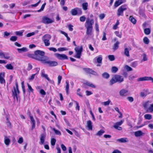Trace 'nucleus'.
Instances as JSON below:
<instances>
[{
  "instance_id": "nucleus-14",
  "label": "nucleus",
  "mask_w": 153,
  "mask_h": 153,
  "mask_svg": "<svg viewBox=\"0 0 153 153\" xmlns=\"http://www.w3.org/2000/svg\"><path fill=\"white\" fill-rule=\"evenodd\" d=\"M128 91L124 89H123L119 91L120 95L122 97H126L128 95Z\"/></svg>"
},
{
  "instance_id": "nucleus-13",
  "label": "nucleus",
  "mask_w": 153,
  "mask_h": 153,
  "mask_svg": "<svg viewBox=\"0 0 153 153\" xmlns=\"http://www.w3.org/2000/svg\"><path fill=\"white\" fill-rule=\"evenodd\" d=\"M150 80L153 83V78L151 77L145 76L139 78L137 79L138 81Z\"/></svg>"
},
{
  "instance_id": "nucleus-52",
  "label": "nucleus",
  "mask_w": 153,
  "mask_h": 153,
  "mask_svg": "<svg viewBox=\"0 0 153 153\" xmlns=\"http://www.w3.org/2000/svg\"><path fill=\"white\" fill-rule=\"evenodd\" d=\"M27 56L30 58H32L35 59V54H33L31 53H28L27 54Z\"/></svg>"
},
{
  "instance_id": "nucleus-17",
  "label": "nucleus",
  "mask_w": 153,
  "mask_h": 153,
  "mask_svg": "<svg viewBox=\"0 0 153 153\" xmlns=\"http://www.w3.org/2000/svg\"><path fill=\"white\" fill-rule=\"evenodd\" d=\"M30 117L31 120V123L32 124V127L31 128V130H32L35 128L36 122L34 118L32 116H30Z\"/></svg>"
},
{
  "instance_id": "nucleus-35",
  "label": "nucleus",
  "mask_w": 153,
  "mask_h": 153,
  "mask_svg": "<svg viewBox=\"0 0 153 153\" xmlns=\"http://www.w3.org/2000/svg\"><path fill=\"white\" fill-rule=\"evenodd\" d=\"M150 102H150L149 101H148L145 102L143 104V106L144 107V108L145 109L147 110V108H148V106L149 105V103Z\"/></svg>"
},
{
  "instance_id": "nucleus-31",
  "label": "nucleus",
  "mask_w": 153,
  "mask_h": 153,
  "mask_svg": "<svg viewBox=\"0 0 153 153\" xmlns=\"http://www.w3.org/2000/svg\"><path fill=\"white\" fill-rule=\"evenodd\" d=\"M148 112L152 113L153 111V104H150L147 109Z\"/></svg>"
},
{
  "instance_id": "nucleus-50",
  "label": "nucleus",
  "mask_w": 153,
  "mask_h": 153,
  "mask_svg": "<svg viewBox=\"0 0 153 153\" xmlns=\"http://www.w3.org/2000/svg\"><path fill=\"white\" fill-rule=\"evenodd\" d=\"M108 58L110 60L113 61L114 60V56L113 55H109L108 56Z\"/></svg>"
},
{
  "instance_id": "nucleus-10",
  "label": "nucleus",
  "mask_w": 153,
  "mask_h": 153,
  "mask_svg": "<svg viewBox=\"0 0 153 153\" xmlns=\"http://www.w3.org/2000/svg\"><path fill=\"white\" fill-rule=\"evenodd\" d=\"M83 70L87 73L91 74L95 76H98L97 73L92 69L90 68H83Z\"/></svg>"
},
{
  "instance_id": "nucleus-63",
  "label": "nucleus",
  "mask_w": 153,
  "mask_h": 153,
  "mask_svg": "<svg viewBox=\"0 0 153 153\" xmlns=\"http://www.w3.org/2000/svg\"><path fill=\"white\" fill-rule=\"evenodd\" d=\"M15 33L17 35L19 36H22L23 35V32L21 31H16Z\"/></svg>"
},
{
  "instance_id": "nucleus-7",
  "label": "nucleus",
  "mask_w": 153,
  "mask_h": 153,
  "mask_svg": "<svg viewBox=\"0 0 153 153\" xmlns=\"http://www.w3.org/2000/svg\"><path fill=\"white\" fill-rule=\"evenodd\" d=\"M42 22L46 24L52 23L54 22L53 19L50 18L46 16H43L42 18Z\"/></svg>"
},
{
  "instance_id": "nucleus-49",
  "label": "nucleus",
  "mask_w": 153,
  "mask_h": 153,
  "mask_svg": "<svg viewBox=\"0 0 153 153\" xmlns=\"http://www.w3.org/2000/svg\"><path fill=\"white\" fill-rule=\"evenodd\" d=\"M125 68L126 69L127 71H132V69L128 65H126L125 67Z\"/></svg>"
},
{
  "instance_id": "nucleus-45",
  "label": "nucleus",
  "mask_w": 153,
  "mask_h": 153,
  "mask_svg": "<svg viewBox=\"0 0 153 153\" xmlns=\"http://www.w3.org/2000/svg\"><path fill=\"white\" fill-rule=\"evenodd\" d=\"M17 39V37L15 36H13L11 37L10 39V41L12 42H15L16 41Z\"/></svg>"
},
{
  "instance_id": "nucleus-58",
  "label": "nucleus",
  "mask_w": 153,
  "mask_h": 153,
  "mask_svg": "<svg viewBox=\"0 0 153 153\" xmlns=\"http://www.w3.org/2000/svg\"><path fill=\"white\" fill-rule=\"evenodd\" d=\"M27 86L28 87V88L29 90V92H33V89L32 88L31 86L29 85L28 84H27Z\"/></svg>"
},
{
  "instance_id": "nucleus-1",
  "label": "nucleus",
  "mask_w": 153,
  "mask_h": 153,
  "mask_svg": "<svg viewBox=\"0 0 153 153\" xmlns=\"http://www.w3.org/2000/svg\"><path fill=\"white\" fill-rule=\"evenodd\" d=\"M35 59L42 62L44 63L45 60L48 59V58L45 56V52L40 50H37L35 52Z\"/></svg>"
},
{
  "instance_id": "nucleus-62",
  "label": "nucleus",
  "mask_w": 153,
  "mask_h": 153,
  "mask_svg": "<svg viewBox=\"0 0 153 153\" xmlns=\"http://www.w3.org/2000/svg\"><path fill=\"white\" fill-rule=\"evenodd\" d=\"M115 35L118 37L120 38H121L122 36V35L121 34H120L118 31H116L115 32Z\"/></svg>"
},
{
  "instance_id": "nucleus-6",
  "label": "nucleus",
  "mask_w": 153,
  "mask_h": 153,
  "mask_svg": "<svg viewBox=\"0 0 153 153\" xmlns=\"http://www.w3.org/2000/svg\"><path fill=\"white\" fill-rule=\"evenodd\" d=\"M70 13L73 16H76L77 15H81L82 14V11L81 8L76 7L72 9L70 11Z\"/></svg>"
},
{
  "instance_id": "nucleus-8",
  "label": "nucleus",
  "mask_w": 153,
  "mask_h": 153,
  "mask_svg": "<svg viewBox=\"0 0 153 153\" xmlns=\"http://www.w3.org/2000/svg\"><path fill=\"white\" fill-rule=\"evenodd\" d=\"M82 49V46H81L80 47L78 46L75 48L74 50L76 54L74 57L78 59H79L80 58Z\"/></svg>"
},
{
  "instance_id": "nucleus-47",
  "label": "nucleus",
  "mask_w": 153,
  "mask_h": 153,
  "mask_svg": "<svg viewBox=\"0 0 153 153\" xmlns=\"http://www.w3.org/2000/svg\"><path fill=\"white\" fill-rule=\"evenodd\" d=\"M143 41L144 43L146 44H148L149 42V39L148 38L146 37H145L143 39Z\"/></svg>"
},
{
  "instance_id": "nucleus-56",
  "label": "nucleus",
  "mask_w": 153,
  "mask_h": 153,
  "mask_svg": "<svg viewBox=\"0 0 153 153\" xmlns=\"http://www.w3.org/2000/svg\"><path fill=\"white\" fill-rule=\"evenodd\" d=\"M62 79V76H61L59 75L58 77V84L59 85Z\"/></svg>"
},
{
  "instance_id": "nucleus-57",
  "label": "nucleus",
  "mask_w": 153,
  "mask_h": 153,
  "mask_svg": "<svg viewBox=\"0 0 153 153\" xmlns=\"http://www.w3.org/2000/svg\"><path fill=\"white\" fill-rule=\"evenodd\" d=\"M48 49H49V50L50 51H52L54 52H56L57 51V50L56 48H53V47H51V48H48Z\"/></svg>"
},
{
  "instance_id": "nucleus-22",
  "label": "nucleus",
  "mask_w": 153,
  "mask_h": 153,
  "mask_svg": "<svg viewBox=\"0 0 153 153\" xmlns=\"http://www.w3.org/2000/svg\"><path fill=\"white\" fill-rule=\"evenodd\" d=\"M51 38V36L48 34H46L44 35L42 37V40H50Z\"/></svg>"
},
{
  "instance_id": "nucleus-64",
  "label": "nucleus",
  "mask_w": 153,
  "mask_h": 153,
  "mask_svg": "<svg viewBox=\"0 0 153 153\" xmlns=\"http://www.w3.org/2000/svg\"><path fill=\"white\" fill-rule=\"evenodd\" d=\"M23 141V138L22 137H20L18 141V142L19 144L22 143Z\"/></svg>"
},
{
  "instance_id": "nucleus-37",
  "label": "nucleus",
  "mask_w": 153,
  "mask_h": 153,
  "mask_svg": "<svg viewBox=\"0 0 153 153\" xmlns=\"http://www.w3.org/2000/svg\"><path fill=\"white\" fill-rule=\"evenodd\" d=\"M5 67L8 70H13V66L10 64H7L5 66Z\"/></svg>"
},
{
  "instance_id": "nucleus-42",
  "label": "nucleus",
  "mask_w": 153,
  "mask_h": 153,
  "mask_svg": "<svg viewBox=\"0 0 153 153\" xmlns=\"http://www.w3.org/2000/svg\"><path fill=\"white\" fill-rule=\"evenodd\" d=\"M102 76L104 78L108 79L109 77V75L106 72H105L102 74Z\"/></svg>"
},
{
  "instance_id": "nucleus-61",
  "label": "nucleus",
  "mask_w": 153,
  "mask_h": 153,
  "mask_svg": "<svg viewBox=\"0 0 153 153\" xmlns=\"http://www.w3.org/2000/svg\"><path fill=\"white\" fill-rule=\"evenodd\" d=\"M119 24V22L118 20H117V22L114 25V26L113 27V29L114 30H115L117 29V26Z\"/></svg>"
},
{
  "instance_id": "nucleus-24",
  "label": "nucleus",
  "mask_w": 153,
  "mask_h": 153,
  "mask_svg": "<svg viewBox=\"0 0 153 153\" xmlns=\"http://www.w3.org/2000/svg\"><path fill=\"white\" fill-rule=\"evenodd\" d=\"M120 43L118 41H117L113 45V49L114 51L117 50L119 47V45Z\"/></svg>"
},
{
  "instance_id": "nucleus-60",
  "label": "nucleus",
  "mask_w": 153,
  "mask_h": 153,
  "mask_svg": "<svg viewBox=\"0 0 153 153\" xmlns=\"http://www.w3.org/2000/svg\"><path fill=\"white\" fill-rule=\"evenodd\" d=\"M3 57L5 59H8L10 58V57L8 55V53H4Z\"/></svg>"
},
{
  "instance_id": "nucleus-16",
  "label": "nucleus",
  "mask_w": 153,
  "mask_h": 153,
  "mask_svg": "<svg viewBox=\"0 0 153 153\" xmlns=\"http://www.w3.org/2000/svg\"><path fill=\"white\" fill-rule=\"evenodd\" d=\"M4 77V73H0V83L1 84L5 83V81Z\"/></svg>"
},
{
  "instance_id": "nucleus-48",
  "label": "nucleus",
  "mask_w": 153,
  "mask_h": 153,
  "mask_svg": "<svg viewBox=\"0 0 153 153\" xmlns=\"http://www.w3.org/2000/svg\"><path fill=\"white\" fill-rule=\"evenodd\" d=\"M138 65V63L137 62H132L131 64V66L135 68Z\"/></svg>"
},
{
  "instance_id": "nucleus-32",
  "label": "nucleus",
  "mask_w": 153,
  "mask_h": 153,
  "mask_svg": "<svg viewBox=\"0 0 153 153\" xmlns=\"http://www.w3.org/2000/svg\"><path fill=\"white\" fill-rule=\"evenodd\" d=\"M4 142L6 145L8 146L10 143V141L9 139L7 138V137H5Z\"/></svg>"
},
{
  "instance_id": "nucleus-12",
  "label": "nucleus",
  "mask_w": 153,
  "mask_h": 153,
  "mask_svg": "<svg viewBox=\"0 0 153 153\" xmlns=\"http://www.w3.org/2000/svg\"><path fill=\"white\" fill-rule=\"evenodd\" d=\"M44 63L47 64L49 65L50 66L53 67L57 65L58 64L57 62L50 60H45Z\"/></svg>"
},
{
  "instance_id": "nucleus-29",
  "label": "nucleus",
  "mask_w": 153,
  "mask_h": 153,
  "mask_svg": "<svg viewBox=\"0 0 153 153\" xmlns=\"http://www.w3.org/2000/svg\"><path fill=\"white\" fill-rule=\"evenodd\" d=\"M59 32L62 34L64 35L67 38L68 41H70V38L68 36V34L65 32L59 30Z\"/></svg>"
},
{
  "instance_id": "nucleus-18",
  "label": "nucleus",
  "mask_w": 153,
  "mask_h": 153,
  "mask_svg": "<svg viewBox=\"0 0 153 153\" xmlns=\"http://www.w3.org/2000/svg\"><path fill=\"white\" fill-rule=\"evenodd\" d=\"M6 117V123L8 128H10L12 127L11 124L9 120L10 116H7Z\"/></svg>"
},
{
  "instance_id": "nucleus-39",
  "label": "nucleus",
  "mask_w": 153,
  "mask_h": 153,
  "mask_svg": "<svg viewBox=\"0 0 153 153\" xmlns=\"http://www.w3.org/2000/svg\"><path fill=\"white\" fill-rule=\"evenodd\" d=\"M42 41H43L45 46H48L50 45V40H42Z\"/></svg>"
},
{
  "instance_id": "nucleus-5",
  "label": "nucleus",
  "mask_w": 153,
  "mask_h": 153,
  "mask_svg": "<svg viewBox=\"0 0 153 153\" xmlns=\"http://www.w3.org/2000/svg\"><path fill=\"white\" fill-rule=\"evenodd\" d=\"M128 7L126 4H124L120 6L117 10V16H123V11L126 10Z\"/></svg>"
},
{
  "instance_id": "nucleus-9",
  "label": "nucleus",
  "mask_w": 153,
  "mask_h": 153,
  "mask_svg": "<svg viewBox=\"0 0 153 153\" xmlns=\"http://www.w3.org/2000/svg\"><path fill=\"white\" fill-rule=\"evenodd\" d=\"M54 55L56 57L60 60H63L68 59V56L65 54H60L58 53H55L54 54Z\"/></svg>"
},
{
  "instance_id": "nucleus-33",
  "label": "nucleus",
  "mask_w": 153,
  "mask_h": 153,
  "mask_svg": "<svg viewBox=\"0 0 153 153\" xmlns=\"http://www.w3.org/2000/svg\"><path fill=\"white\" fill-rule=\"evenodd\" d=\"M129 20L134 24H136V20L132 16H130L129 18Z\"/></svg>"
},
{
  "instance_id": "nucleus-46",
  "label": "nucleus",
  "mask_w": 153,
  "mask_h": 153,
  "mask_svg": "<svg viewBox=\"0 0 153 153\" xmlns=\"http://www.w3.org/2000/svg\"><path fill=\"white\" fill-rule=\"evenodd\" d=\"M46 3H45L43 4H42L41 6V9L39 10H38L37 11V12H40L42 11H43L45 7V5H46Z\"/></svg>"
},
{
  "instance_id": "nucleus-3",
  "label": "nucleus",
  "mask_w": 153,
  "mask_h": 153,
  "mask_svg": "<svg viewBox=\"0 0 153 153\" xmlns=\"http://www.w3.org/2000/svg\"><path fill=\"white\" fill-rule=\"evenodd\" d=\"M124 81V78L123 76L120 75H115L111 79L110 82V85H112L113 84L117 82L121 83Z\"/></svg>"
},
{
  "instance_id": "nucleus-15",
  "label": "nucleus",
  "mask_w": 153,
  "mask_h": 153,
  "mask_svg": "<svg viewBox=\"0 0 153 153\" xmlns=\"http://www.w3.org/2000/svg\"><path fill=\"white\" fill-rule=\"evenodd\" d=\"M126 0H117L115 2L114 4V6L115 7H117L123 3L126 2Z\"/></svg>"
},
{
  "instance_id": "nucleus-21",
  "label": "nucleus",
  "mask_w": 153,
  "mask_h": 153,
  "mask_svg": "<svg viewBox=\"0 0 153 153\" xmlns=\"http://www.w3.org/2000/svg\"><path fill=\"white\" fill-rule=\"evenodd\" d=\"M117 141L121 143H125L127 142L128 140L126 138H121L117 139Z\"/></svg>"
},
{
  "instance_id": "nucleus-30",
  "label": "nucleus",
  "mask_w": 153,
  "mask_h": 153,
  "mask_svg": "<svg viewBox=\"0 0 153 153\" xmlns=\"http://www.w3.org/2000/svg\"><path fill=\"white\" fill-rule=\"evenodd\" d=\"M105 132V131L101 129L98 131L97 133L96 134V135L97 136H100L102 135Z\"/></svg>"
},
{
  "instance_id": "nucleus-59",
  "label": "nucleus",
  "mask_w": 153,
  "mask_h": 153,
  "mask_svg": "<svg viewBox=\"0 0 153 153\" xmlns=\"http://www.w3.org/2000/svg\"><path fill=\"white\" fill-rule=\"evenodd\" d=\"M74 102L76 103V109H77L78 111H79V104L76 101H74Z\"/></svg>"
},
{
  "instance_id": "nucleus-55",
  "label": "nucleus",
  "mask_w": 153,
  "mask_h": 153,
  "mask_svg": "<svg viewBox=\"0 0 153 153\" xmlns=\"http://www.w3.org/2000/svg\"><path fill=\"white\" fill-rule=\"evenodd\" d=\"M86 17L84 16H82L80 17L79 20L81 22H84L85 19Z\"/></svg>"
},
{
  "instance_id": "nucleus-43",
  "label": "nucleus",
  "mask_w": 153,
  "mask_h": 153,
  "mask_svg": "<svg viewBox=\"0 0 153 153\" xmlns=\"http://www.w3.org/2000/svg\"><path fill=\"white\" fill-rule=\"evenodd\" d=\"M118 68L115 67L113 66L112 67L111 69V71L112 73H116L118 71Z\"/></svg>"
},
{
  "instance_id": "nucleus-4",
  "label": "nucleus",
  "mask_w": 153,
  "mask_h": 153,
  "mask_svg": "<svg viewBox=\"0 0 153 153\" xmlns=\"http://www.w3.org/2000/svg\"><path fill=\"white\" fill-rule=\"evenodd\" d=\"M16 86L13 87V89L12 90V95L14 100L16 99L17 101L18 100L19 95L20 92L18 88V83L17 82H15Z\"/></svg>"
},
{
  "instance_id": "nucleus-36",
  "label": "nucleus",
  "mask_w": 153,
  "mask_h": 153,
  "mask_svg": "<svg viewBox=\"0 0 153 153\" xmlns=\"http://www.w3.org/2000/svg\"><path fill=\"white\" fill-rule=\"evenodd\" d=\"M124 54L127 57L130 56L129 54V51L127 48H125L124 51Z\"/></svg>"
},
{
  "instance_id": "nucleus-40",
  "label": "nucleus",
  "mask_w": 153,
  "mask_h": 153,
  "mask_svg": "<svg viewBox=\"0 0 153 153\" xmlns=\"http://www.w3.org/2000/svg\"><path fill=\"white\" fill-rule=\"evenodd\" d=\"M144 117L145 119L148 120H151L152 118V115L150 114H145L144 116Z\"/></svg>"
},
{
  "instance_id": "nucleus-19",
  "label": "nucleus",
  "mask_w": 153,
  "mask_h": 153,
  "mask_svg": "<svg viewBox=\"0 0 153 153\" xmlns=\"http://www.w3.org/2000/svg\"><path fill=\"white\" fill-rule=\"evenodd\" d=\"M46 137V135L45 134H41L40 139L41 144H42L44 143Z\"/></svg>"
},
{
  "instance_id": "nucleus-41",
  "label": "nucleus",
  "mask_w": 153,
  "mask_h": 153,
  "mask_svg": "<svg viewBox=\"0 0 153 153\" xmlns=\"http://www.w3.org/2000/svg\"><path fill=\"white\" fill-rule=\"evenodd\" d=\"M97 62L99 63H100L102 62V56L101 55H99L97 59Z\"/></svg>"
},
{
  "instance_id": "nucleus-27",
  "label": "nucleus",
  "mask_w": 153,
  "mask_h": 153,
  "mask_svg": "<svg viewBox=\"0 0 153 153\" xmlns=\"http://www.w3.org/2000/svg\"><path fill=\"white\" fill-rule=\"evenodd\" d=\"M85 84L89 87H91L92 88H96V86L94 85L92 83L88 82H87L85 83Z\"/></svg>"
},
{
  "instance_id": "nucleus-2",
  "label": "nucleus",
  "mask_w": 153,
  "mask_h": 153,
  "mask_svg": "<svg viewBox=\"0 0 153 153\" xmlns=\"http://www.w3.org/2000/svg\"><path fill=\"white\" fill-rule=\"evenodd\" d=\"M94 24V21L93 19H86L85 26L86 29V33L87 35H91L93 29L92 25Z\"/></svg>"
},
{
  "instance_id": "nucleus-54",
  "label": "nucleus",
  "mask_w": 153,
  "mask_h": 153,
  "mask_svg": "<svg viewBox=\"0 0 153 153\" xmlns=\"http://www.w3.org/2000/svg\"><path fill=\"white\" fill-rule=\"evenodd\" d=\"M67 50L68 49L65 47L60 48L58 49V50L59 51H67Z\"/></svg>"
},
{
  "instance_id": "nucleus-53",
  "label": "nucleus",
  "mask_w": 153,
  "mask_h": 153,
  "mask_svg": "<svg viewBox=\"0 0 153 153\" xmlns=\"http://www.w3.org/2000/svg\"><path fill=\"white\" fill-rule=\"evenodd\" d=\"M142 56L143 57V61H145L147 60V57L146 55V54L143 53V55H142Z\"/></svg>"
},
{
  "instance_id": "nucleus-20",
  "label": "nucleus",
  "mask_w": 153,
  "mask_h": 153,
  "mask_svg": "<svg viewBox=\"0 0 153 153\" xmlns=\"http://www.w3.org/2000/svg\"><path fill=\"white\" fill-rule=\"evenodd\" d=\"M144 134L141 131H138L134 132V135L136 137H138L143 135Z\"/></svg>"
},
{
  "instance_id": "nucleus-28",
  "label": "nucleus",
  "mask_w": 153,
  "mask_h": 153,
  "mask_svg": "<svg viewBox=\"0 0 153 153\" xmlns=\"http://www.w3.org/2000/svg\"><path fill=\"white\" fill-rule=\"evenodd\" d=\"M17 50L19 53L22 52H25L27 51V49L26 48L23 47L22 48H18Z\"/></svg>"
},
{
  "instance_id": "nucleus-34",
  "label": "nucleus",
  "mask_w": 153,
  "mask_h": 153,
  "mask_svg": "<svg viewBox=\"0 0 153 153\" xmlns=\"http://www.w3.org/2000/svg\"><path fill=\"white\" fill-rule=\"evenodd\" d=\"M66 85L65 86V90L67 94H68V90L69 87V82L68 80L66 81Z\"/></svg>"
},
{
  "instance_id": "nucleus-11",
  "label": "nucleus",
  "mask_w": 153,
  "mask_h": 153,
  "mask_svg": "<svg viewBox=\"0 0 153 153\" xmlns=\"http://www.w3.org/2000/svg\"><path fill=\"white\" fill-rule=\"evenodd\" d=\"M123 122L124 120H121L120 122H116L114 124L113 126L116 129L119 130H121L122 129V128L121 127H120V126L123 123Z\"/></svg>"
},
{
  "instance_id": "nucleus-23",
  "label": "nucleus",
  "mask_w": 153,
  "mask_h": 153,
  "mask_svg": "<svg viewBox=\"0 0 153 153\" xmlns=\"http://www.w3.org/2000/svg\"><path fill=\"white\" fill-rule=\"evenodd\" d=\"M87 126L88 130H92V123L91 121L89 120L87 121Z\"/></svg>"
},
{
  "instance_id": "nucleus-25",
  "label": "nucleus",
  "mask_w": 153,
  "mask_h": 153,
  "mask_svg": "<svg viewBox=\"0 0 153 153\" xmlns=\"http://www.w3.org/2000/svg\"><path fill=\"white\" fill-rule=\"evenodd\" d=\"M41 76L45 78L48 81H50V79L48 77V75L47 74H45V71L44 70H42V71Z\"/></svg>"
},
{
  "instance_id": "nucleus-26",
  "label": "nucleus",
  "mask_w": 153,
  "mask_h": 153,
  "mask_svg": "<svg viewBox=\"0 0 153 153\" xmlns=\"http://www.w3.org/2000/svg\"><path fill=\"white\" fill-rule=\"evenodd\" d=\"M82 8L84 10H86L88 9V4L87 2L83 3L82 4Z\"/></svg>"
},
{
  "instance_id": "nucleus-51",
  "label": "nucleus",
  "mask_w": 153,
  "mask_h": 153,
  "mask_svg": "<svg viewBox=\"0 0 153 153\" xmlns=\"http://www.w3.org/2000/svg\"><path fill=\"white\" fill-rule=\"evenodd\" d=\"M56 140L54 138H52L51 140V144L53 146H54L56 142Z\"/></svg>"
},
{
  "instance_id": "nucleus-38",
  "label": "nucleus",
  "mask_w": 153,
  "mask_h": 153,
  "mask_svg": "<svg viewBox=\"0 0 153 153\" xmlns=\"http://www.w3.org/2000/svg\"><path fill=\"white\" fill-rule=\"evenodd\" d=\"M144 32L146 35H149L150 33L151 30L149 28H146L144 29Z\"/></svg>"
},
{
  "instance_id": "nucleus-44",
  "label": "nucleus",
  "mask_w": 153,
  "mask_h": 153,
  "mask_svg": "<svg viewBox=\"0 0 153 153\" xmlns=\"http://www.w3.org/2000/svg\"><path fill=\"white\" fill-rule=\"evenodd\" d=\"M53 130L54 131L55 133L56 134L59 135H61V133L59 131L56 129L54 128H53Z\"/></svg>"
}]
</instances>
